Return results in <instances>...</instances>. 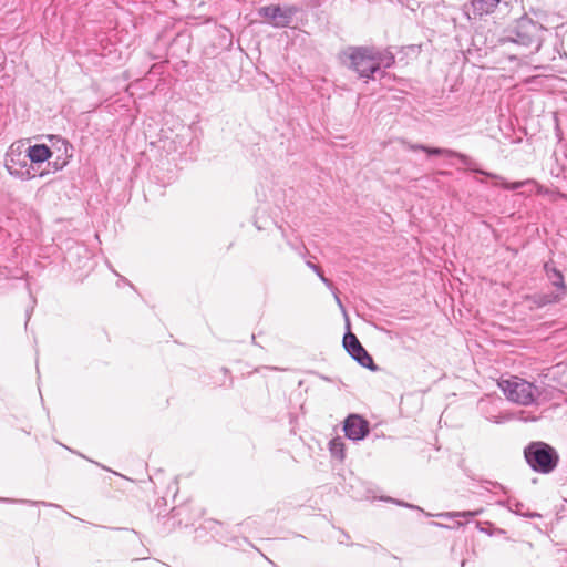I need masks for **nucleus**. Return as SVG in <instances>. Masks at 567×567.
Returning <instances> with one entry per match:
<instances>
[{
	"label": "nucleus",
	"mask_w": 567,
	"mask_h": 567,
	"mask_svg": "<svg viewBox=\"0 0 567 567\" xmlns=\"http://www.w3.org/2000/svg\"><path fill=\"white\" fill-rule=\"evenodd\" d=\"M4 166L11 176L21 179H31L37 176L43 177L48 173L42 171L37 174L34 166L30 164L28 153L24 154L21 147H16L14 144L9 147L6 154Z\"/></svg>",
	"instance_id": "nucleus-5"
},
{
	"label": "nucleus",
	"mask_w": 567,
	"mask_h": 567,
	"mask_svg": "<svg viewBox=\"0 0 567 567\" xmlns=\"http://www.w3.org/2000/svg\"><path fill=\"white\" fill-rule=\"evenodd\" d=\"M31 165L42 164L53 156V151L45 144H34L27 150Z\"/></svg>",
	"instance_id": "nucleus-15"
},
{
	"label": "nucleus",
	"mask_w": 567,
	"mask_h": 567,
	"mask_svg": "<svg viewBox=\"0 0 567 567\" xmlns=\"http://www.w3.org/2000/svg\"><path fill=\"white\" fill-rule=\"evenodd\" d=\"M278 229L281 231L282 237L287 240V235L285 229L281 226H278Z\"/></svg>",
	"instance_id": "nucleus-30"
},
{
	"label": "nucleus",
	"mask_w": 567,
	"mask_h": 567,
	"mask_svg": "<svg viewBox=\"0 0 567 567\" xmlns=\"http://www.w3.org/2000/svg\"><path fill=\"white\" fill-rule=\"evenodd\" d=\"M343 432L351 441H361L370 432L369 422L359 414H350L343 422Z\"/></svg>",
	"instance_id": "nucleus-10"
},
{
	"label": "nucleus",
	"mask_w": 567,
	"mask_h": 567,
	"mask_svg": "<svg viewBox=\"0 0 567 567\" xmlns=\"http://www.w3.org/2000/svg\"><path fill=\"white\" fill-rule=\"evenodd\" d=\"M529 299L537 308H542L547 305L559 302L563 299V296L561 293L558 292L536 293L532 296Z\"/></svg>",
	"instance_id": "nucleus-17"
},
{
	"label": "nucleus",
	"mask_w": 567,
	"mask_h": 567,
	"mask_svg": "<svg viewBox=\"0 0 567 567\" xmlns=\"http://www.w3.org/2000/svg\"><path fill=\"white\" fill-rule=\"evenodd\" d=\"M498 385L505 396L515 403L529 405L535 401V385L517 377L512 379H502Z\"/></svg>",
	"instance_id": "nucleus-6"
},
{
	"label": "nucleus",
	"mask_w": 567,
	"mask_h": 567,
	"mask_svg": "<svg viewBox=\"0 0 567 567\" xmlns=\"http://www.w3.org/2000/svg\"><path fill=\"white\" fill-rule=\"evenodd\" d=\"M91 462H92V463H94V464H95V465H97V466H101V467H102V468H104V470H107L105 466L101 465L99 462H94V461H91Z\"/></svg>",
	"instance_id": "nucleus-32"
},
{
	"label": "nucleus",
	"mask_w": 567,
	"mask_h": 567,
	"mask_svg": "<svg viewBox=\"0 0 567 567\" xmlns=\"http://www.w3.org/2000/svg\"><path fill=\"white\" fill-rule=\"evenodd\" d=\"M49 140L58 154L54 161L48 162V165L53 167V172H58L63 169L72 158L73 145L59 135H50Z\"/></svg>",
	"instance_id": "nucleus-9"
},
{
	"label": "nucleus",
	"mask_w": 567,
	"mask_h": 567,
	"mask_svg": "<svg viewBox=\"0 0 567 567\" xmlns=\"http://www.w3.org/2000/svg\"><path fill=\"white\" fill-rule=\"evenodd\" d=\"M268 224H274V221L269 219L261 220L258 216L254 219V225L258 230L266 229Z\"/></svg>",
	"instance_id": "nucleus-26"
},
{
	"label": "nucleus",
	"mask_w": 567,
	"mask_h": 567,
	"mask_svg": "<svg viewBox=\"0 0 567 567\" xmlns=\"http://www.w3.org/2000/svg\"><path fill=\"white\" fill-rule=\"evenodd\" d=\"M342 343L346 351L350 354V357L353 360H355L361 367L367 368L371 371L378 370V365L374 363L372 357L362 347L357 336L352 333L350 330H348L344 333Z\"/></svg>",
	"instance_id": "nucleus-8"
},
{
	"label": "nucleus",
	"mask_w": 567,
	"mask_h": 567,
	"mask_svg": "<svg viewBox=\"0 0 567 567\" xmlns=\"http://www.w3.org/2000/svg\"><path fill=\"white\" fill-rule=\"evenodd\" d=\"M385 501L394 503V504H396L399 506H403V507L410 508V509H415V511L423 512V509L421 507L416 506V505H413V504H410V503H406V502H403V501H398V499H394L392 497H386Z\"/></svg>",
	"instance_id": "nucleus-24"
},
{
	"label": "nucleus",
	"mask_w": 567,
	"mask_h": 567,
	"mask_svg": "<svg viewBox=\"0 0 567 567\" xmlns=\"http://www.w3.org/2000/svg\"><path fill=\"white\" fill-rule=\"evenodd\" d=\"M528 420H530V421H536V420H537V417H535V416H534V417H530V419H525V421H528Z\"/></svg>",
	"instance_id": "nucleus-36"
},
{
	"label": "nucleus",
	"mask_w": 567,
	"mask_h": 567,
	"mask_svg": "<svg viewBox=\"0 0 567 567\" xmlns=\"http://www.w3.org/2000/svg\"><path fill=\"white\" fill-rule=\"evenodd\" d=\"M268 369L278 370V368H276V367H268Z\"/></svg>",
	"instance_id": "nucleus-38"
},
{
	"label": "nucleus",
	"mask_w": 567,
	"mask_h": 567,
	"mask_svg": "<svg viewBox=\"0 0 567 567\" xmlns=\"http://www.w3.org/2000/svg\"><path fill=\"white\" fill-rule=\"evenodd\" d=\"M193 509L189 507V512L183 516H181L179 518H182V526H185L187 527L189 525V520H190V512Z\"/></svg>",
	"instance_id": "nucleus-27"
},
{
	"label": "nucleus",
	"mask_w": 567,
	"mask_h": 567,
	"mask_svg": "<svg viewBox=\"0 0 567 567\" xmlns=\"http://www.w3.org/2000/svg\"><path fill=\"white\" fill-rule=\"evenodd\" d=\"M373 60L377 66L375 79H382L385 75V70L395 64V55L390 49H378L373 47Z\"/></svg>",
	"instance_id": "nucleus-12"
},
{
	"label": "nucleus",
	"mask_w": 567,
	"mask_h": 567,
	"mask_svg": "<svg viewBox=\"0 0 567 567\" xmlns=\"http://www.w3.org/2000/svg\"><path fill=\"white\" fill-rule=\"evenodd\" d=\"M496 504L498 506L506 507L512 513H514L518 516H522V517H527V518L540 517V514H538L536 512H530V511L523 512L524 504L515 498L501 499V501H497Z\"/></svg>",
	"instance_id": "nucleus-16"
},
{
	"label": "nucleus",
	"mask_w": 567,
	"mask_h": 567,
	"mask_svg": "<svg viewBox=\"0 0 567 567\" xmlns=\"http://www.w3.org/2000/svg\"><path fill=\"white\" fill-rule=\"evenodd\" d=\"M35 302H37L35 298L32 297V305H31L30 309H27V311H25V316H27L25 327L28 326V322L30 320V317H31V313L33 311Z\"/></svg>",
	"instance_id": "nucleus-28"
},
{
	"label": "nucleus",
	"mask_w": 567,
	"mask_h": 567,
	"mask_svg": "<svg viewBox=\"0 0 567 567\" xmlns=\"http://www.w3.org/2000/svg\"><path fill=\"white\" fill-rule=\"evenodd\" d=\"M544 271L550 281V284L557 288L558 293L564 297L567 292V286L565 284L564 275L558 270L551 260L544 264Z\"/></svg>",
	"instance_id": "nucleus-14"
},
{
	"label": "nucleus",
	"mask_w": 567,
	"mask_h": 567,
	"mask_svg": "<svg viewBox=\"0 0 567 567\" xmlns=\"http://www.w3.org/2000/svg\"><path fill=\"white\" fill-rule=\"evenodd\" d=\"M408 148L410 151H422L425 152L429 156H445L449 158H457L460 162L467 167L468 171L484 175L486 177L496 179L499 182V186L506 190H517L526 185L536 184V182L532 178L520 181V182H507L501 175H497L492 172L484 171L477 166V164L466 154L456 152L450 148L443 147H431L424 144H408Z\"/></svg>",
	"instance_id": "nucleus-1"
},
{
	"label": "nucleus",
	"mask_w": 567,
	"mask_h": 567,
	"mask_svg": "<svg viewBox=\"0 0 567 567\" xmlns=\"http://www.w3.org/2000/svg\"><path fill=\"white\" fill-rule=\"evenodd\" d=\"M339 62L354 72L365 83L375 80L377 64L373 60L372 45H349L338 54Z\"/></svg>",
	"instance_id": "nucleus-2"
},
{
	"label": "nucleus",
	"mask_w": 567,
	"mask_h": 567,
	"mask_svg": "<svg viewBox=\"0 0 567 567\" xmlns=\"http://www.w3.org/2000/svg\"><path fill=\"white\" fill-rule=\"evenodd\" d=\"M287 243H288V245L291 246V248H295V245H292L288 239H287Z\"/></svg>",
	"instance_id": "nucleus-37"
},
{
	"label": "nucleus",
	"mask_w": 567,
	"mask_h": 567,
	"mask_svg": "<svg viewBox=\"0 0 567 567\" xmlns=\"http://www.w3.org/2000/svg\"><path fill=\"white\" fill-rule=\"evenodd\" d=\"M524 457L528 466L536 473L549 474L559 463V454L555 447L543 441H533L524 447Z\"/></svg>",
	"instance_id": "nucleus-4"
},
{
	"label": "nucleus",
	"mask_w": 567,
	"mask_h": 567,
	"mask_svg": "<svg viewBox=\"0 0 567 567\" xmlns=\"http://www.w3.org/2000/svg\"><path fill=\"white\" fill-rule=\"evenodd\" d=\"M189 512V505L183 504L181 506L173 507L168 515L159 518V522L163 525V532L169 533L177 527H182V518L181 516L187 514Z\"/></svg>",
	"instance_id": "nucleus-13"
},
{
	"label": "nucleus",
	"mask_w": 567,
	"mask_h": 567,
	"mask_svg": "<svg viewBox=\"0 0 567 567\" xmlns=\"http://www.w3.org/2000/svg\"><path fill=\"white\" fill-rule=\"evenodd\" d=\"M543 31L544 27L539 22L534 21L527 16H523L504 31L499 42L502 44L514 43L524 48L534 47L536 51H538L542 45Z\"/></svg>",
	"instance_id": "nucleus-3"
},
{
	"label": "nucleus",
	"mask_w": 567,
	"mask_h": 567,
	"mask_svg": "<svg viewBox=\"0 0 567 567\" xmlns=\"http://www.w3.org/2000/svg\"><path fill=\"white\" fill-rule=\"evenodd\" d=\"M0 502H1V503H7V504H16V503H19V504H28V505H31V506H35V505H43V506H54V507H60V506H59V505H56V504H51V503H47V502L30 501V499H16V498H6V497H0Z\"/></svg>",
	"instance_id": "nucleus-20"
},
{
	"label": "nucleus",
	"mask_w": 567,
	"mask_h": 567,
	"mask_svg": "<svg viewBox=\"0 0 567 567\" xmlns=\"http://www.w3.org/2000/svg\"><path fill=\"white\" fill-rule=\"evenodd\" d=\"M501 0H471L470 3L463 6V14L467 20H475L493 13L498 7Z\"/></svg>",
	"instance_id": "nucleus-11"
},
{
	"label": "nucleus",
	"mask_w": 567,
	"mask_h": 567,
	"mask_svg": "<svg viewBox=\"0 0 567 567\" xmlns=\"http://www.w3.org/2000/svg\"><path fill=\"white\" fill-rule=\"evenodd\" d=\"M195 512H196L197 515L202 514V509L200 508H196Z\"/></svg>",
	"instance_id": "nucleus-35"
},
{
	"label": "nucleus",
	"mask_w": 567,
	"mask_h": 567,
	"mask_svg": "<svg viewBox=\"0 0 567 567\" xmlns=\"http://www.w3.org/2000/svg\"><path fill=\"white\" fill-rule=\"evenodd\" d=\"M219 374H221L220 379H215V384H218L219 386H231L233 385V377L230 374V371L227 368H221L219 370Z\"/></svg>",
	"instance_id": "nucleus-22"
},
{
	"label": "nucleus",
	"mask_w": 567,
	"mask_h": 567,
	"mask_svg": "<svg viewBox=\"0 0 567 567\" xmlns=\"http://www.w3.org/2000/svg\"><path fill=\"white\" fill-rule=\"evenodd\" d=\"M346 444L342 437L336 436L329 442V451L332 457L342 462L346 457Z\"/></svg>",
	"instance_id": "nucleus-18"
},
{
	"label": "nucleus",
	"mask_w": 567,
	"mask_h": 567,
	"mask_svg": "<svg viewBox=\"0 0 567 567\" xmlns=\"http://www.w3.org/2000/svg\"><path fill=\"white\" fill-rule=\"evenodd\" d=\"M221 37H223L225 40H226V38H227V35H221ZM228 44H231V34H230V35H228Z\"/></svg>",
	"instance_id": "nucleus-31"
},
{
	"label": "nucleus",
	"mask_w": 567,
	"mask_h": 567,
	"mask_svg": "<svg viewBox=\"0 0 567 567\" xmlns=\"http://www.w3.org/2000/svg\"><path fill=\"white\" fill-rule=\"evenodd\" d=\"M432 525L440 526V527H445L443 524H440V523H436V522H432Z\"/></svg>",
	"instance_id": "nucleus-33"
},
{
	"label": "nucleus",
	"mask_w": 567,
	"mask_h": 567,
	"mask_svg": "<svg viewBox=\"0 0 567 567\" xmlns=\"http://www.w3.org/2000/svg\"><path fill=\"white\" fill-rule=\"evenodd\" d=\"M214 524H215V527H216L217 525L221 526V523H220V522H218V520H216V519L214 520Z\"/></svg>",
	"instance_id": "nucleus-34"
},
{
	"label": "nucleus",
	"mask_w": 567,
	"mask_h": 567,
	"mask_svg": "<svg viewBox=\"0 0 567 567\" xmlns=\"http://www.w3.org/2000/svg\"><path fill=\"white\" fill-rule=\"evenodd\" d=\"M206 523L210 525V520H207ZM209 530L210 526L199 525L197 528H195V540L199 543H209Z\"/></svg>",
	"instance_id": "nucleus-19"
},
{
	"label": "nucleus",
	"mask_w": 567,
	"mask_h": 567,
	"mask_svg": "<svg viewBox=\"0 0 567 567\" xmlns=\"http://www.w3.org/2000/svg\"><path fill=\"white\" fill-rule=\"evenodd\" d=\"M483 511L476 509V511H464V512H453V513H442L437 516L440 517H463L466 519L473 518L478 516Z\"/></svg>",
	"instance_id": "nucleus-21"
},
{
	"label": "nucleus",
	"mask_w": 567,
	"mask_h": 567,
	"mask_svg": "<svg viewBox=\"0 0 567 567\" xmlns=\"http://www.w3.org/2000/svg\"><path fill=\"white\" fill-rule=\"evenodd\" d=\"M485 483L492 487H497L505 492V487L498 482L485 481Z\"/></svg>",
	"instance_id": "nucleus-29"
},
{
	"label": "nucleus",
	"mask_w": 567,
	"mask_h": 567,
	"mask_svg": "<svg viewBox=\"0 0 567 567\" xmlns=\"http://www.w3.org/2000/svg\"><path fill=\"white\" fill-rule=\"evenodd\" d=\"M243 0H221L220 6L230 4L234 13H239Z\"/></svg>",
	"instance_id": "nucleus-25"
},
{
	"label": "nucleus",
	"mask_w": 567,
	"mask_h": 567,
	"mask_svg": "<svg viewBox=\"0 0 567 567\" xmlns=\"http://www.w3.org/2000/svg\"><path fill=\"white\" fill-rule=\"evenodd\" d=\"M307 266L309 268H311L317 274V276L321 279V281L324 282L328 287H330L332 285L331 281L324 277V274L319 266H317L316 264H313L311 261H307Z\"/></svg>",
	"instance_id": "nucleus-23"
},
{
	"label": "nucleus",
	"mask_w": 567,
	"mask_h": 567,
	"mask_svg": "<svg viewBox=\"0 0 567 567\" xmlns=\"http://www.w3.org/2000/svg\"><path fill=\"white\" fill-rule=\"evenodd\" d=\"M299 11L300 8L295 4L285 7L270 4L258 8L256 13L264 22L271 24L274 28L280 29L289 27Z\"/></svg>",
	"instance_id": "nucleus-7"
}]
</instances>
